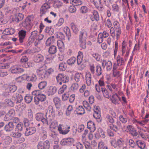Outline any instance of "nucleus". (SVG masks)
<instances>
[{"label":"nucleus","instance_id":"f257e3e1","mask_svg":"<svg viewBox=\"0 0 149 149\" xmlns=\"http://www.w3.org/2000/svg\"><path fill=\"white\" fill-rule=\"evenodd\" d=\"M87 33L86 29H82L80 32L79 36V43L80 47L83 49L86 47V38Z\"/></svg>","mask_w":149,"mask_h":149},{"label":"nucleus","instance_id":"f03ea898","mask_svg":"<svg viewBox=\"0 0 149 149\" xmlns=\"http://www.w3.org/2000/svg\"><path fill=\"white\" fill-rule=\"evenodd\" d=\"M36 118L37 120L38 121H41L43 124L49 125L51 123L52 121L51 118H48L42 113H38L36 115Z\"/></svg>","mask_w":149,"mask_h":149},{"label":"nucleus","instance_id":"7ed1b4c3","mask_svg":"<svg viewBox=\"0 0 149 149\" xmlns=\"http://www.w3.org/2000/svg\"><path fill=\"white\" fill-rule=\"evenodd\" d=\"M31 17L30 16L28 17L22 23V26L29 31L31 29L33 26L31 24Z\"/></svg>","mask_w":149,"mask_h":149},{"label":"nucleus","instance_id":"20e7f679","mask_svg":"<svg viewBox=\"0 0 149 149\" xmlns=\"http://www.w3.org/2000/svg\"><path fill=\"white\" fill-rule=\"evenodd\" d=\"M56 79L58 82H59L60 85L62 83H65L68 82L69 81L68 76L63 74H59L56 77Z\"/></svg>","mask_w":149,"mask_h":149},{"label":"nucleus","instance_id":"39448f33","mask_svg":"<svg viewBox=\"0 0 149 149\" xmlns=\"http://www.w3.org/2000/svg\"><path fill=\"white\" fill-rule=\"evenodd\" d=\"M28 58L26 56H23L20 60L22 67L25 68H29L32 67L34 64L30 62H28Z\"/></svg>","mask_w":149,"mask_h":149},{"label":"nucleus","instance_id":"423d86ee","mask_svg":"<svg viewBox=\"0 0 149 149\" xmlns=\"http://www.w3.org/2000/svg\"><path fill=\"white\" fill-rule=\"evenodd\" d=\"M46 98V95L41 93L38 96L34 97V101L36 104L38 105L40 102L45 101Z\"/></svg>","mask_w":149,"mask_h":149},{"label":"nucleus","instance_id":"0eeeda50","mask_svg":"<svg viewBox=\"0 0 149 149\" xmlns=\"http://www.w3.org/2000/svg\"><path fill=\"white\" fill-rule=\"evenodd\" d=\"M50 143L48 140L39 142L37 145L38 149H49Z\"/></svg>","mask_w":149,"mask_h":149},{"label":"nucleus","instance_id":"6e6552de","mask_svg":"<svg viewBox=\"0 0 149 149\" xmlns=\"http://www.w3.org/2000/svg\"><path fill=\"white\" fill-rule=\"evenodd\" d=\"M46 66L45 64L43 65L36 70V72L38 75H40L42 78H45L46 77V73L44 72V71L46 69Z\"/></svg>","mask_w":149,"mask_h":149},{"label":"nucleus","instance_id":"1a4fd4ad","mask_svg":"<svg viewBox=\"0 0 149 149\" xmlns=\"http://www.w3.org/2000/svg\"><path fill=\"white\" fill-rule=\"evenodd\" d=\"M55 110L53 106L50 105L47 108V112L46 114V116L48 118H50L51 117H54L55 116Z\"/></svg>","mask_w":149,"mask_h":149},{"label":"nucleus","instance_id":"9d476101","mask_svg":"<svg viewBox=\"0 0 149 149\" xmlns=\"http://www.w3.org/2000/svg\"><path fill=\"white\" fill-rule=\"evenodd\" d=\"M36 131V128L34 127H26L24 134L26 136H29L34 134Z\"/></svg>","mask_w":149,"mask_h":149},{"label":"nucleus","instance_id":"9b49d317","mask_svg":"<svg viewBox=\"0 0 149 149\" xmlns=\"http://www.w3.org/2000/svg\"><path fill=\"white\" fill-rule=\"evenodd\" d=\"M74 141V140L72 138H65L61 141L60 144L62 146H68L72 145Z\"/></svg>","mask_w":149,"mask_h":149},{"label":"nucleus","instance_id":"f8f14e48","mask_svg":"<svg viewBox=\"0 0 149 149\" xmlns=\"http://www.w3.org/2000/svg\"><path fill=\"white\" fill-rule=\"evenodd\" d=\"M14 125L13 122H10L5 125L4 130L7 132H10L13 130Z\"/></svg>","mask_w":149,"mask_h":149},{"label":"nucleus","instance_id":"ddd939ff","mask_svg":"<svg viewBox=\"0 0 149 149\" xmlns=\"http://www.w3.org/2000/svg\"><path fill=\"white\" fill-rule=\"evenodd\" d=\"M87 126L88 129H89L91 132H93L95 131V124L92 121L90 120L88 122Z\"/></svg>","mask_w":149,"mask_h":149},{"label":"nucleus","instance_id":"4468645a","mask_svg":"<svg viewBox=\"0 0 149 149\" xmlns=\"http://www.w3.org/2000/svg\"><path fill=\"white\" fill-rule=\"evenodd\" d=\"M26 31H25L21 30L18 33L19 40L20 43L23 42L26 35Z\"/></svg>","mask_w":149,"mask_h":149},{"label":"nucleus","instance_id":"2eb2a0df","mask_svg":"<svg viewBox=\"0 0 149 149\" xmlns=\"http://www.w3.org/2000/svg\"><path fill=\"white\" fill-rule=\"evenodd\" d=\"M92 15L91 17V19L93 21L96 20L98 21L99 20V16L97 11L95 10H93L92 12Z\"/></svg>","mask_w":149,"mask_h":149},{"label":"nucleus","instance_id":"dca6fc26","mask_svg":"<svg viewBox=\"0 0 149 149\" xmlns=\"http://www.w3.org/2000/svg\"><path fill=\"white\" fill-rule=\"evenodd\" d=\"M24 18V15L22 13H18L15 16V18L13 19V21L18 23L19 22L22 21Z\"/></svg>","mask_w":149,"mask_h":149},{"label":"nucleus","instance_id":"f3484780","mask_svg":"<svg viewBox=\"0 0 149 149\" xmlns=\"http://www.w3.org/2000/svg\"><path fill=\"white\" fill-rule=\"evenodd\" d=\"M127 128L128 130L130 132L132 135L133 136H137L138 134L136 131L135 129L133 128V127L131 125H128L127 126Z\"/></svg>","mask_w":149,"mask_h":149},{"label":"nucleus","instance_id":"a211bd4d","mask_svg":"<svg viewBox=\"0 0 149 149\" xmlns=\"http://www.w3.org/2000/svg\"><path fill=\"white\" fill-rule=\"evenodd\" d=\"M63 31L65 32L68 40L70 41L71 38L72 36L70 29L68 26H65L64 28Z\"/></svg>","mask_w":149,"mask_h":149},{"label":"nucleus","instance_id":"6ab92c4d","mask_svg":"<svg viewBox=\"0 0 149 149\" xmlns=\"http://www.w3.org/2000/svg\"><path fill=\"white\" fill-rule=\"evenodd\" d=\"M57 90L56 87L50 86L47 89V93L49 95H53L56 92Z\"/></svg>","mask_w":149,"mask_h":149},{"label":"nucleus","instance_id":"aec40b11","mask_svg":"<svg viewBox=\"0 0 149 149\" xmlns=\"http://www.w3.org/2000/svg\"><path fill=\"white\" fill-rule=\"evenodd\" d=\"M83 58V53L79 51L77 58V64L78 65H81Z\"/></svg>","mask_w":149,"mask_h":149},{"label":"nucleus","instance_id":"412c9836","mask_svg":"<svg viewBox=\"0 0 149 149\" xmlns=\"http://www.w3.org/2000/svg\"><path fill=\"white\" fill-rule=\"evenodd\" d=\"M86 84L88 86L91 84V75L89 72H87L86 74Z\"/></svg>","mask_w":149,"mask_h":149},{"label":"nucleus","instance_id":"4be33fe9","mask_svg":"<svg viewBox=\"0 0 149 149\" xmlns=\"http://www.w3.org/2000/svg\"><path fill=\"white\" fill-rule=\"evenodd\" d=\"M79 115H81L85 113V111L82 106H79L75 111Z\"/></svg>","mask_w":149,"mask_h":149},{"label":"nucleus","instance_id":"5701e85b","mask_svg":"<svg viewBox=\"0 0 149 149\" xmlns=\"http://www.w3.org/2000/svg\"><path fill=\"white\" fill-rule=\"evenodd\" d=\"M49 53L52 54H55L57 51V47L56 46L52 45L50 46L48 49Z\"/></svg>","mask_w":149,"mask_h":149},{"label":"nucleus","instance_id":"b1692460","mask_svg":"<svg viewBox=\"0 0 149 149\" xmlns=\"http://www.w3.org/2000/svg\"><path fill=\"white\" fill-rule=\"evenodd\" d=\"M24 70L19 68H14L11 69V72L13 74L23 72Z\"/></svg>","mask_w":149,"mask_h":149},{"label":"nucleus","instance_id":"393cba45","mask_svg":"<svg viewBox=\"0 0 149 149\" xmlns=\"http://www.w3.org/2000/svg\"><path fill=\"white\" fill-rule=\"evenodd\" d=\"M15 113V111L13 109H10L6 113L5 116L4 118L5 120H7V117L8 116L13 117L14 116Z\"/></svg>","mask_w":149,"mask_h":149},{"label":"nucleus","instance_id":"a878e982","mask_svg":"<svg viewBox=\"0 0 149 149\" xmlns=\"http://www.w3.org/2000/svg\"><path fill=\"white\" fill-rule=\"evenodd\" d=\"M13 97L15 99H17L16 103H19L21 102L23 100L22 95L17 93H15L13 95Z\"/></svg>","mask_w":149,"mask_h":149},{"label":"nucleus","instance_id":"bb28decb","mask_svg":"<svg viewBox=\"0 0 149 149\" xmlns=\"http://www.w3.org/2000/svg\"><path fill=\"white\" fill-rule=\"evenodd\" d=\"M100 111H95L93 116L94 118L96 119L98 122H100L101 121V119L100 118Z\"/></svg>","mask_w":149,"mask_h":149},{"label":"nucleus","instance_id":"cd10ccee","mask_svg":"<svg viewBox=\"0 0 149 149\" xmlns=\"http://www.w3.org/2000/svg\"><path fill=\"white\" fill-rule=\"evenodd\" d=\"M61 125H60L58 127V130L59 132L60 133L63 134H65L68 133L70 130H69L70 128V127H67V129H66L64 130H63L62 128L60 126Z\"/></svg>","mask_w":149,"mask_h":149},{"label":"nucleus","instance_id":"c85d7f7f","mask_svg":"<svg viewBox=\"0 0 149 149\" xmlns=\"http://www.w3.org/2000/svg\"><path fill=\"white\" fill-rule=\"evenodd\" d=\"M71 29L73 32L76 34L79 31L77 25L74 23H72L70 24Z\"/></svg>","mask_w":149,"mask_h":149},{"label":"nucleus","instance_id":"c756f323","mask_svg":"<svg viewBox=\"0 0 149 149\" xmlns=\"http://www.w3.org/2000/svg\"><path fill=\"white\" fill-rule=\"evenodd\" d=\"M26 79L28 81H35L37 79V77L35 74H33L31 76H26Z\"/></svg>","mask_w":149,"mask_h":149},{"label":"nucleus","instance_id":"7c9ffc66","mask_svg":"<svg viewBox=\"0 0 149 149\" xmlns=\"http://www.w3.org/2000/svg\"><path fill=\"white\" fill-rule=\"evenodd\" d=\"M47 82L46 81H42L38 84V87L40 90L44 89L47 86Z\"/></svg>","mask_w":149,"mask_h":149},{"label":"nucleus","instance_id":"2f4dec72","mask_svg":"<svg viewBox=\"0 0 149 149\" xmlns=\"http://www.w3.org/2000/svg\"><path fill=\"white\" fill-rule=\"evenodd\" d=\"M38 37V31H33L31 33L29 38L32 39L31 41H34L35 39L37 40Z\"/></svg>","mask_w":149,"mask_h":149},{"label":"nucleus","instance_id":"473e14b6","mask_svg":"<svg viewBox=\"0 0 149 149\" xmlns=\"http://www.w3.org/2000/svg\"><path fill=\"white\" fill-rule=\"evenodd\" d=\"M54 36H52L47 39L45 43L46 46H50L51 45L54 43Z\"/></svg>","mask_w":149,"mask_h":149},{"label":"nucleus","instance_id":"72a5a7b5","mask_svg":"<svg viewBox=\"0 0 149 149\" xmlns=\"http://www.w3.org/2000/svg\"><path fill=\"white\" fill-rule=\"evenodd\" d=\"M53 101L56 108H58L61 104V100L58 97H55L53 99Z\"/></svg>","mask_w":149,"mask_h":149},{"label":"nucleus","instance_id":"f704fd0d","mask_svg":"<svg viewBox=\"0 0 149 149\" xmlns=\"http://www.w3.org/2000/svg\"><path fill=\"white\" fill-rule=\"evenodd\" d=\"M44 59V57L42 55L38 54L37 55L35 58V62L39 63L42 61Z\"/></svg>","mask_w":149,"mask_h":149},{"label":"nucleus","instance_id":"c9c22d12","mask_svg":"<svg viewBox=\"0 0 149 149\" xmlns=\"http://www.w3.org/2000/svg\"><path fill=\"white\" fill-rule=\"evenodd\" d=\"M54 31V29L51 26L46 27L45 29V32L49 35L53 34Z\"/></svg>","mask_w":149,"mask_h":149},{"label":"nucleus","instance_id":"e433bc0d","mask_svg":"<svg viewBox=\"0 0 149 149\" xmlns=\"http://www.w3.org/2000/svg\"><path fill=\"white\" fill-rule=\"evenodd\" d=\"M64 43L63 41H60L57 42V46L59 51L61 52H63L64 48Z\"/></svg>","mask_w":149,"mask_h":149},{"label":"nucleus","instance_id":"4c0bfd02","mask_svg":"<svg viewBox=\"0 0 149 149\" xmlns=\"http://www.w3.org/2000/svg\"><path fill=\"white\" fill-rule=\"evenodd\" d=\"M96 74L97 76L100 75L102 73V70L101 67L99 65H97L95 69Z\"/></svg>","mask_w":149,"mask_h":149},{"label":"nucleus","instance_id":"58836bf2","mask_svg":"<svg viewBox=\"0 0 149 149\" xmlns=\"http://www.w3.org/2000/svg\"><path fill=\"white\" fill-rule=\"evenodd\" d=\"M97 134H99L100 136L103 139L105 137V135L104 134V131L101 128H99L97 130Z\"/></svg>","mask_w":149,"mask_h":149},{"label":"nucleus","instance_id":"ea45409f","mask_svg":"<svg viewBox=\"0 0 149 149\" xmlns=\"http://www.w3.org/2000/svg\"><path fill=\"white\" fill-rule=\"evenodd\" d=\"M83 104L84 107L87 111H91V106L86 101H84L83 102Z\"/></svg>","mask_w":149,"mask_h":149},{"label":"nucleus","instance_id":"a19ab883","mask_svg":"<svg viewBox=\"0 0 149 149\" xmlns=\"http://www.w3.org/2000/svg\"><path fill=\"white\" fill-rule=\"evenodd\" d=\"M118 148L122 147L125 143L124 140L122 139H118L117 140Z\"/></svg>","mask_w":149,"mask_h":149},{"label":"nucleus","instance_id":"79ce46f5","mask_svg":"<svg viewBox=\"0 0 149 149\" xmlns=\"http://www.w3.org/2000/svg\"><path fill=\"white\" fill-rule=\"evenodd\" d=\"M136 142L138 146L141 149H144L145 147V144L143 142L140 140L136 141Z\"/></svg>","mask_w":149,"mask_h":149},{"label":"nucleus","instance_id":"37998d69","mask_svg":"<svg viewBox=\"0 0 149 149\" xmlns=\"http://www.w3.org/2000/svg\"><path fill=\"white\" fill-rule=\"evenodd\" d=\"M66 64L65 62H62L59 65V69L60 71H65L66 69Z\"/></svg>","mask_w":149,"mask_h":149},{"label":"nucleus","instance_id":"c03bdc74","mask_svg":"<svg viewBox=\"0 0 149 149\" xmlns=\"http://www.w3.org/2000/svg\"><path fill=\"white\" fill-rule=\"evenodd\" d=\"M76 58L74 57H72L68 59L67 61V64L69 65L74 64L75 62Z\"/></svg>","mask_w":149,"mask_h":149},{"label":"nucleus","instance_id":"a18cd8bd","mask_svg":"<svg viewBox=\"0 0 149 149\" xmlns=\"http://www.w3.org/2000/svg\"><path fill=\"white\" fill-rule=\"evenodd\" d=\"M102 92L103 93V95L104 97L109 98V93L107 90L105 88H101Z\"/></svg>","mask_w":149,"mask_h":149},{"label":"nucleus","instance_id":"49530a36","mask_svg":"<svg viewBox=\"0 0 149 149\" xmlns=\"http://www.w3.org/2000/svg\"><path fill=\"white\" fill-rule=\"evenodd\" d=\"M32 99L33 96L29 94L27 95L24 98L25 102L27 103H30L32 101Z\"/></svg>","mask_w":149,"mask_h":149},{"label":"nucleus","instance_id":"de8ad7c7","mask_svg":"<svg viewBox=\"0 0 149 149\" xmlns=\"http://www.w3.org/2000/svg\"><path fill=\"white\" fill-rule=\"evenodd\" d=\"M73 127H74V128H75V131H74L73 132L75 133L76 132L77 130H78V132H81L83 130L84 128V126L83 125H79L78 126V129H77V128H75V126H73Z\"/></svg>","mask_w":149,"mask_h":149},{"label":"nucleus","instance_id":"09e8293b","mask_svg":"<svg viewBox=\"0 0 149 149\" xmlns=\"http://www.w3.org/2000/svg\"><path fill=\"white\" fill-rule=\"evenodd\" d=\"M117 63L118 66H121L122 65L123 63L124 62V61L123 59L120 56L118 55L117 57Z\"/></svg>","mask_w":149,"mask_h":149},{"label":"nucleus","instance_id":"8fccbe9b","mask_svg":"<svg viewBox=\"0 0 149 149\" xmlns=\"http://www.w3.org/2000/svg\"><path fill=\"white\" fill-rule=\"evenodd\" d=\"M23 128L24 125L23 124L18 123L16 125V131L18 132H21L23 130Z\"/></svg>","mask_w":149,"mask_h":149},{"label":"nucleus","instance_id":"3c124183","mask_svg":"<svg viewBox=\"0 0 149 149\" xmlns=\"http://www.w3.org/2000/svg\"><path fill=\"white\" fill-rule=\"evenodd\" d=\"M5 103L6 105L12 107L14 106V103L13 102L11 99H6L5 100Z\"/></svg>","mask_w":149,"mask_h":149},{"label":"nucleus","instance_id":"603ef678","mask_svg":"<svg viewBox=\"0 0 149 149\" xmlns=\"http://www.w3.org/2000/svg\"><path fill=\"white\" fill-rule=\"evenodd\" d=\"M67 88V86L65 84L63 85L58 90V93L59 94H62L66 90Z\"/></svg>","mask_w":149,"mask_h":149},{"label":"nucleus","instance_id":"864d4df0","mask_svg":"<svg viewBox=\"0 0 149 149\" xmlns=\"http://www.w3.org/2000/svg\"><path fill=\"white\" fill-rule=\"evenodd\" d=\"M118 95L116 94L115 95L113 94L112 95V98L110 99L111 101L114 104H116V103H118V100L117 99V97H118Z\"/></svg>","mask_w":149,"mask_h":149},{"label":"nucleus","instance_id":"5fc2aeb1","mask_svg":"<svg viewBox=\"0 0 149 149\" xmlns=\"http://www.w3.org/2000/svg\"><path fill=\"white\" fill-rule=\"evenodd\" d=\"M71 88L72 91H75L78 89L79 88L78 84L77 83H73L72 85Z\"/></svg>","mask_w":149,"mask_h":149},{"label":"nucleus","instance_id":"6e6d98bb","mask_svg":"<svg viewBox=\"0 0 149 149\" xmlns=\"http://www.w3.org/2000/svg\"><path fill=\"white\" fill-rule=\"evenodd\" d=\"M106 118L107 120L110 123H113L114 122V120L111 116L108 114L106 116Z\"/></svg>","mask_w":149,"mask_h":149},{"label":"nucleus","instance_id":"4d7b16f0","mask_svg":"<svg viewBox=\"0 0 149 149\" xmlns=\"http://www.w3.org/2000/svg\"><path fill=\"white\" fill-rule=\"evenodd\" d=\"M72 110V105H69L67 108L66 111V114L67 116H69L71 114V111Z\"/></svg>","mask_w":149,"mask_h":149},{"label":"nucleus","instance_id":"13d9d810","mask_svg":"<svg viewBox=\"0 0 149 149\" xmlns=\"http://www.w3.org/2000/svg\"><path fill=\"white\" fill-rule=\"evenodd\" d=\"M17 88V87L15 85L10 86L8 87L9 91L12 93L15 92Z\"/></svg>","mask_w":149,"mask_h":149},{"label":"nucleus","instance_id":"bf43d9fd","mask_svg":"<svg viewBox=\"0 0 149 149\" xmlns=\"http://www.w3.org/2000/svg\"><path fill=\"white\" fill-rule=\"evenodd\" d=\"M57 38H59L62 40H65V36L63 33L61 32H58L56 34Z\"/></svg>","mask_w":149,"mask_h":149},{"label":"nucleus","instance_id":"052dcab7","mask_svg":"<svg viewBox=\"0 0 149 149\" xmlns=\"http://www.w3.org/2000/svg\"><path fill=\"white\" fill-rule=\"evenodd\" d=\"M116 31V40H118L121 33V29L117 30H115Z\"/></svg>","mask_w":149,"mask_h":149},{"label":"nucleus","instance_id":"680f3d73","mask_svg":"<svg viewBox=\"0 0 149 149\" xmlns=\"http://www.w3.org/2000/svg\"><path fill=\"white\" fill-rule=\"evenodd\" d=\"M83 144L85 146V148L86 149H91V147L90 145V143L89 142L86 141H84L83 142Z\"/></svg>","mask_w":149,"mask_h":149},{"label":"nucleus","instance_id":"e2e57ef3","mask_svg":"<svg viewBox=\"0 0 149 149\" xmlns=\"http://www.w3.org/2000/svg\"><path fill=\"white\" fill-rule=\"evenodd\" d=\"M109 127L110 129L113 130L116 132H117L118 130H119V129L118 127H117L116 125H114L113 123L110 124Z\"/></svg>","mask_w":149,"mask_h":149},{"label":"nucleus","instance_id":"0e129e2a","mask_svg":"<svg viewBox=\"0 0 149 149\" xmlns=\"http://www.w3.org/2000/svg\"><path fill=\"white\" fill-rule=\"evenodd\" d=\"M47 10L46 8H44L42 6L40 9V16L42 17L43 15L45 14Z\"/></svg>","mask_w":149,"mask_h":149},{"label":"nucleus","instance_id":"69168bd1","mask_svg":"<svg viewBox=\"0 0 149 149\" xmlns=\"http://www.w3.org/2000/svg\"><path fill=\"white\" fill-rule=\"evenodd\" d=\"M80 11L82 13H86L88 11L87 8L86 6H82L81 8Z\"/></svg>","mask_w":149,"mask_h":149},{"label":"nucleus","instance_id":"338daca9","mask_svg":"<svg viewBox=\"0 0 149 149\" xmlns=\"http://www.w3.org/2000/svg\"><path fill=\"white\" fill-rule=\"evenodd\" d=\"M111 145L115 148L118 149L117 141L113 139L111 140Z\"/></svg>","mask_w":149,"mask_h":149},{"label":"nucleus","instance_id":"774afa93","mask_svg":"<svg viewBox=\"0 0 149 149\" xmlns=\"http://www.w3.org/2000/svg\"><path fill=\"white\" fill-rule=\"evenodd\" d=\"M68 10L70 13H73L76 12V9L74 6H71L69 7Z\"/></svg>","mask_w":149,"mask_h":149}]
</instances>
